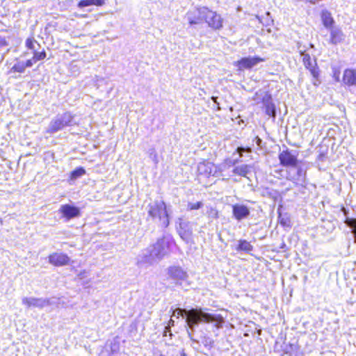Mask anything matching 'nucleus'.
Instances as JSON below:
<instances>
[{
    "mask_svg": "<svg viewBox=\"0 0 356 356\" xmlns=\"http://www.w3.org/2000/svg\"><path fill=\"white\" fill-rule=\"evenodd\" d=\"M34 61L33 60V58L31 59L27 60L26 63H24V66L26 67H30L33 65Z\"/></svg>",
    "mask_w": 356,
    "mask_h": 356,
    "instance_id": "obj_32",
    "label": "nucleus"
},
{
    "mask_svg": "<svg viewBox=\"0 0 356 356\" xmlns=\"http://www.w3.org/2000/svg\"><path fill=\"white\" fill-rule=\"evenodd\" d=\"M212 100L213 101V102L216 103L217 104V97H211Z\"/></svg>",
    "mask_w": 356,
    "mask_h": 356,
    "instance_id": "obj_36",
    "label": "nucleus"
},
{
    "mask_svg": "<svg viewBox=\"0 0 356 356\" xmlns=\"http://www.w3.org/2000/svg\"><path fill=\"white\" fill-rule=\"evenodd\" d=\"M205 11H207V7L194 8L186 13V18L190 25L200 24L204 22Z\"/></svg>",
    "mask_w": 356,
    "mask_h": 356,
    "instance_id": "obj_6",
    "label": "nucleus"
},
{
    "mask_svg": "<svg viewBox=\"0 0 356 356\" xmlns=\"http://www.w3.org/2000/svg\"><path fill=\"white\" fill-rule=\"evenodd\" d=\"M26 46L28 49L33 50V52L35 51L37 47H40V44L34 39L28 38L26 41Z\"/></svg>",
    "mask_w": 356,
    "mask_h": 356,
    "instance_id": "obj_26",
    "label": "nucleus"
},
{
    "mask_svg": "<svg viewBox=\"0 0 356 356\" xmlns=\"http://www.w3.org/2000/svg\"><path fill=\"white\" fill-rule=\"evenodd\" d=\"M174 325V321L171 318L169 322H168V325L167 326H169V327H171V326H173Z\"/></svg>",
    "mask_w": 356,
    "mask_h": 356,
    "instance_id": "obj_35",
    "label": "nucleus"
},
{
    "mask_svg": "<svg viewBox=\"0 0 356 356\" xmlns=\"http://www.w3.org/2000/svg\"><path fill=\"white\" fill-rule=\"evenodd\" d=\"M346 35L341 29L337 26L330 29V42L332 44H337L345 40Z\"/></svg>",
    "mask_w": 356,
    "mask_h": 356,
    "instance_id": "obj_18",
    "label": "nucleus"
},
{
    "mask_svg": "<svg viewBox=\"0 0 356 356\" xmlns=\"http://www.w3.org/2000/svg\"><path fill=\"white\" fill-rule=\"evenodd\" d=\"M6 45H7L6 40L3 38H0V46H6Z\"/></svg>",
    "mask_w": 356,
    "mask_h": 356,
    "instance_id": "obj_33",
    "label": "nucleus"
},
{
    "mask_svg": "<svg viewBox=\"0 0 356 356\" xmlns=\"http://www.w3.org/2000/svg\"><path fill=\"white\" fill-rule=\"evenodd\" d=\"M197 170L200 174L205 176H214L216 173V167L211 162H202L199 163Z\"/></svg>",
    "mask_w": 356,
    "mask_h": 356,
    "instance_id": "obj_17",
    "label": "nucleus"
},
{
    "mask_svg": "<svg viewBox=\"0 0 356 356\" xmlns=\"http://www.w3.org/2000/svg\"><path fill=\"white\" fill-rule=\"evenodd\" d=\"M208 309L195 308L189 310L176 309L172 313V316H186V322L188 327L194 331L195 327L200 323H213L217 329L222 327L225 323V317L220 314H210L206 311Z\"/></svg>",
    "mask_w": 356,
    "mask_h": 356,
    "instance_id": "obj_1",
    "label": "nucleus"
},
{
    "mask_svg": "<svg viewBox=\"0 0 356 356\" xmlns=\"http://www.w3.org/2000/svg\"><path fill=\"white\" fill-rule=\"evenodd\" d=\"M148 216L162 227H167L169 225L168 214L166 211V205L161 200H156L147 207Z\"/></svg>",
    "mask_w": 356,
    "mask_h": 356,
    "instance_id": "obj_3",
    "label": "nucleus"
},
{
    "mask_svg": "<svg viewBox=\"0 0 356 356\" xmlns=\"http://www.w3.org/2000/svg\"><path fill=\"white\" fill-rule=\"evenodd\" d=\"M233 216L237 220H241L246 218L250 215V209L243 204H236L232 206Z\"/></svg>",
    "mask_w": 356,
    "mask_h": 356,
    "instance_id": "obj_14",
    "label": "nucleus"
},
{
    "mask_svg": "<svg viewBox=\"0 0 356 356\" xmlns=\"http://www.w3.org/2000/svg\"><path fill=\"white\" fill-rule=\"evenodd\" d=\"M281 165L291 168L296 167L298 164L296 156L291 154L289 150L282 151L279 155Z\"/></svg>",
    "mask_w": 356,
    "mask_h": 356,
    "instance_id": "obj_10",
    "label": "nucleus"
},
{
    "mask_svg": "<svg viewBox=\"0 0 356 356\" xmlns=\"http://www.w3.org/2000/svg\"><path fill=\"white\" fill-rule=\"evenodd\" d=\"M181 356H186V355H185V353H183V354L181 355Z\"/></svg>",
    "mask_w": 356,
    "mask_h": 356,
    "instance_id": "obj_38",
    "label": "nucleus"
},
{
    "mask_svg": "<svg viewBox=\"0 0 356 356\" xmlns=\"http://www.w3.org/2000/svg\"><path fill=\"white\" fill-rule=\"evenodd\" d=\"M279 220L280 224L282 225L283 226H289L290 220L288 217H284L280 215Z\"/></svg>",
    "mask_w": 356,
    "mask_h": 356,
    "instance_id": "obj_30",
    "label": "nucleus"
},
{
    "mask_svg": "<svg viewBox=\"0 0 356 356\" xmlns=\"http://www.w3.org/2000/svg\"><path fill=\"white\" fill-rule=\"evenodd\" d=\"M321 19L323 22V25L326 28L331 29L332 26V24L334 23V19L332 17V15L330 12L327 10H323L321 13Z\"/></svg>",
    "mask_w": 356,
    "mask_h": 356,
    "instance_id": "obj_21",
    "label": "nucleus"
},
{
    "mask_svg": "<svg viewBox=\"0 0 356 356\" xmlns=\"http://www.w3.org/2000/svg\"><path fill=\"white\" fill-rule=\"evenodd\" d=\"M74 116L69 112L62 115H58L49 123L47 128V133L53 134L64 129L67 126L73 124Z\"/></svg>",
    "mask_w": 356,
    "mask_h": 356,
    "instance_id": "obj_4",
    "label": "nucleus"
},
{
    "mask_svg": "<svg viewBox=\"0 0 356 356\" xmlns=\"http://www.w3.org/2000/svg\"><path fill=\"white\" fill-rule=\"evenodd\" d=\"M238 250L250 251L252 250V245L246 241H240L237 248Z\"/></svg>",
    "mask_w": 356,
    "mask_h": 356,
    "instance_id": "obj_27",
    "label": "nucleus"
},
{
    "mask_svg": "<svg viewBox=\"0 0 356 356\" xmlns=\"http://www.w3.org/2000/svg\"><path fill=\"white\" fill-rule=\"evenodd\" d=\"M203 206L202 202H188L187 204V209L189 211L196 210L200 209Z\"/></svg>",
    "mask_w": 356,
    "mask_h": 356,
    "instance_id": "obj_29",
    "label": "nucleus"
},
{
    "mask_svg": "<svg viewBox=\"0 0 356 356\" xmlns=\"http://www.w3.org/2000/svg\"><path fill=\"white\" fill-rule=\"evenodd\" d=\"M152 152L150 153V157L153 159L155 163H157L159 162L157 154L154 149H152Z\"/></svg>",
    "mask_w": 356,
    "mask_h": 356,
    "instance_id": "obj_31",
    "label": "nucleus"
},
{
    "mask_svg": "<svg viewBox=\"0 0 356 356\" xmlns=\"http://www.w3.org/2000/svg\"><path fill=\"white\" fill-rule=\"evenodd\" d=\"M24 63L22 61L17 62L10 70L9 73L12 72H19L23 73L25 71Z\"/></svg>",
    "mask_w": 356,
    "mask_h": 356,
    "instance_id": "obj_23",
    "label": "nucleus"
},
{
    "mask_svg": "<svg viewBox=\"0 0 356 356\" xmlns=\"http://www.w3.org/2000/svg\"><path fill=\"white\" fill-rule=\"evenodd\" d=\"M251 169L252 167L250 165L243 164L235 167L233 170V172L235 175L246 177L247 175L250 172Z\"/></svg>",
    "mask_w": 356,
    "mask_h": 356,
    "instance_id": "obj_20",
    "label": "nucleus"
},
{
    "mask_svg": "<svg viewBox=\"0 0 356 356\" xmlns=\"http://www.w3.org/2000/svg\"><path fill=\"white\" fill-rule=\"evenodd\" d=\"M167 274L169 278L173 280L177 284H181L188 277L187 272L178 266H172L168 268Z\"/></svg>",
    "mask_w": 356,
    "mask_h": 356,
    "instance_id": "obj_7",
    "label": "nucleus"
},
{
    "mask_svg": "<svg viewBox=\"0 0 356 356\" xmlns=\"http://www.w3.org/2000/svg\"><path fill=\"white\" fill-rule=\"evenodd\" d=\"M33 60L34 63H36L37 61L40 60H43L46 57V52L44 49L41 51H38V49H36L33 52Z\"/></svg>",
    "mask_w": 356,
    "mask_h": 356,
    "instance_id": "obj_25",
    "label": "nucleus"
},
{
    "mask_svg": "<svg viewBox=\"0 0 356 356\" xmlns=\"http://www.w3.org/2000/svg\"><path fill=\"white\" fill-rule=\"evenodd\" d=\"M178 233L180 237L188 242L192 236V229L188 222L181 221L179 222V227L178 228Z\"/></svg>",
    "mask_w": 356,
    "mask_h": 356,
    "instance_id": "obj_16",
    "label": "nucleus"
},
{
    "mask_svg": "<svg viewBox=\"0 0 356 356\" xmlns=\"http://www.w3.org/2000/svg\"><path fill=\"white\" fill-rule=\"evenodd\" d=\"M170 332V327L165 326L163 335L166 336L167 335V332Z\"/></svg>",
    "mask_w": 356,
    "mask_h": 356,
    "instance_id": "obj_34",
    "label": "nucleus"
},
{
    "mask_svg": "<svg viewBox=\"0 0 356 356\" xmlns=\"http://www.w3.org/2000/svg\"><path fill=\"white\" fill-rule=\"evenodd\" d=\"M70 261V257L63 253L54 252L49 256V262L55 266L67 265Z\"/></svg>",
    "mask_w": 356,
    "mask_h": 356,
    "instance_id": "obj_12",
    "label": "nucleus"
},
{
    "mask_svg": "<svg viewBox=\"0 0 356 356\" xmlns=\"http://www.w3.org/2000/svg\"><path fill=\"white\" fill-rule=\"evenodd\" d=\"M305 177V172L297 165L290 168L287 172V179L296 184L303 182Z\"/></svg>",
    "mask_w": 356,
    "mask_h": 356,
    "instance_id": "obj_11",
    "label": "nucleus"
},
{
    "mask_svg": "<svg viewBox=\"0 0 356 356\" xmlns=\"http://www.w3.org/2000/svg\"><path fill=\"white\" fill-rule=\"evenodd\" d=\"M85 173L86 170L82 168H79L72 172L71 177L72 179H77L78 177L83 176V175H85Z\"/></svg>",
    "mask_w": 356,
    "mask_h": 356,
    "instance_id": "obj_28",
    "label": "nucleus"
},
{
    "mask_svg": "<svg viewBox=\"0 0 356 356\" xmlns=\"http://www.w3.org/2000/svg\"><path fill=\"white\" fill-rule=\"evenodd\" d=\"M59 212L67 220L80 216V210L78 207L70 204L61 205Z\"/></svg>",
    "mask_w": 356,
    "mask_h": 356,
    "instance_id": "obj_13",
    "label": "nucleus"
},
{
    "mask_svg": "<svg viewBox=\"0 0 356 356\" xmlns=\"http://www.w3.org/2000/svg\"><path fill=\"white\" fill-rule=\"evenodd\" d=\"M104 4V0H81L79 2L78 6L79 8H83L92 5L102 6Z\"/></svg>",
    "mask_w": 356,
    "mask_h": 356,
    "instance_id": "obj_22",
    "label": "nucleus"
},
{
    "mask_svg": "<svg viewBox=\"0 0 356 356\" xmlns=\"http://www.w3.org/2000/svg\"><path fill=\"white\" fill-rule=\"evenodd\" d=\"M299 51L302 56V60L305 67L309 70L311 74L314 78H317L318 76V71L316 67V64L312 60L310 56L308 54H305L302 49L298 47Z\"/></svg>",
    "mask_w": 356,
    "mask_h": 356,
    "instance_id": "obj_15",
    "label": "nucleus"
},
{
    "mask_svg": "<svg viewBox=\"0 0 356 356\" xmlns=\"http://www.w3.org/2000/svg\"><path fill=\"white\" fill-rule=\"evenodd\" d=\"M343 82L349 86H356V70L348 69L343 72Z\"/></svg>",
    "mask_w": 356,
    "mask_h": 356,
    "instance_id": "obj_19",
    "label": "nucleus"
},
{
    "mask_svg": "<svg viewBox=\"0 0 356 356\" xmlns=\"http://www.w3.org/2000/svg\"><path fill=\"white\" fill-rule=\"evenodd\" d=\"M172 239L169 236H163L155 243L143 250L138 256V263L152 265L161 261L169 254Z\"/></svg>",
    "mask_w": 356,
    "mask_h": 356,
    "instance_id": "obj_2",
    "label": "nucleus"
},
{
    "mask_svg": "<svg viewBox=\"0 0 356 356\" xmlns=\"http://www.w3.org/2000/svg\"><path fill=\"white\" fill-rule=\"evenodd\" d=\"M22 303L27 307H37L42 309L45 307L56 304L57 302L54 298H24Z\"/></svg>",
    "mask_w": 356,
    "mask_h": 356,
    "instance_id": "obj_5",
    "label": "nucleus"
},
{
    "mask_svg": "<svg viewBox=\"0 0 356 356\" xmlns=\"http://www.w3.org/2000/svg\"><path fill=\"white\" fill-rule=\"evenodd\" d=\"M265 111L268 116L275 118L276 111L273 104L270 102L266 103L265 105Z\"/></svg>",
    "mask_w": 356,
    "mask_h": 356,
    "instance_id": "obj_24",
    "label": "nucleus"
},
{
    "mask_svg": "<svg viewBox=\"0 0 356 356\" xmlns=\"http://www.w3.org/2000/svg\"><path fill=\"white\" fill-rule=\"evenodd\" d=\"M214 211V216L216 218H217V216H218V212L216 211Z\"/></svg>",
    "mask_w": 356,
    "mask_h": 356,
    "instance_id": "obj_37",
    "label": "nucleus"
},
{
    "mask_svg": "<svg viewBox=\"0 0 356 356\" xmlns=\"http://www.w3.org/2000/svg\"><path fill=\"white\" fill-rule=\"evenodd\" d=\"M264 60V58L259 56L245 57L236 61L234 65L238 67L239 70H243L244 69H250Z\"/></svg>",
    "mask_w": 356,
    "mask_h": 356,
    "instance_id": "obj_9",
    "label": "nucleus"
},
{
    "mask_svg": "<svg viewBox=\"0 0 356 356\" xmlns=\"http://www.w3.org/2000/svg\"><path fill=\"white\" fill-rule=\"evenodd\" d=\"M204 15V22L209 27L214 29H219L222 26V19L220 15H218L216 12L207 8Z\"/></svg>",
    "mask_w": 356,
    "mask_h": 356,
    "instance_id": "obj_8",
    "label": "nucleus"
}]
</instances>
